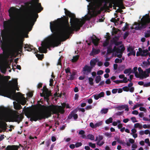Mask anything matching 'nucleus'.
Masks as SVG:
<instances>
[{
  "label": "nucleus",
  "mask_w": 150,
  "mask_h": 150,
  "mask_svg": "<svg viewBox=\"0 0 150 150\" xmlns=\"http://www.w3.org/2000/svg\"><path fill=\"white\" fill-rule=\"evenodd\" d=\"M144 142L148 144L149 146H150V144L149 143V140L148 138L146 139H145Z\"/></svg>",
  "instance_id": "de8ad7c7"
},
{
  "label": "nucleus",
  "mask_w": 150,
  "mask_h": 150,
  "mask_svg": "<svg viewBox=\"0 0 150 150\" xmlns=\"http://www.w3.org/2000/svg\"><path fill=\"white\" fill-rule=\"evenodd\" d=\"M15 122L19 124L22 120V118L18 116H16L15 117Z\"/></svg>",
  "instance_id": "412c9836"
},
{
  "label": "nucleus",
  "mask_w": 150,
  "mask_h": 150,
  "mask_svg": "<svg viewBox=\"0 0 150 150\" xmlns=\"http://www.w3.org/2000/svg\"><path fill=\"white\" fill-rule=\"evenodd\" d=\"M105 135L108 137H111V134L110 132H106L105 133Z\"/></svg>",
  "instance_id": "3c124183"
},
{
  "label": "nucleus",
  "mask_w": 150,
  "mask_h": 150,
  "mask_svg": "<svg viewBox=\"0 0 150 150\" xmlns=\"http://www.w3.org/2000/svg\"><path fill=\"white\" fill-rule=\"evenodd\" d=\"M130 82L128 85V86H125L122 88L123 90L124 91H129L131 92V75L129 76Z\"/></svg>",
  "instance_id": "4468645a"
},
{
  "label": "nucleus",
  "mask_w": 150,
  "mask_h": 150,
  "mask_svg": "<svg viewBox=\"0 0 150 150\" xmlns=\"http://www.w3.org/2000/svg\"><path fill=\"white\" fill-rule=\"evenodd\" d=\"M55 143H54L52 144L51 146V147L50 149V150H53L54 147L55 145Z\"/></svg>",
  "instance_id": "338daca9"
},
{
  "label": "nucleus",
  "mask_w": 150,
  "mask_h": 150,
  "mask_svg": "<svg viewBox=\"0 0 150 150\" xmlns=\"http://www.w3.org/2000/svg\"><path fill=\"white\" fill-rule=\"evenodd\" d=\"M56 140V137L55 136H52L51 137V140L52 142H54Z\"/></svg>",
  "instance_id": "6e6d98bb"
},
{
  "label": "nucleus",
  "mask_w": 150,
  "mask_h": 150,
  "mask_svg": "<svg viewBox=\"0 0 150 150\" xmlns=\"http://www.w3.org/2000/svg\"><path fill=\"white\" fill-rule=\"evenodd\" d=\"M38 0L37 2L35 3L33 6V14L30 16V18L28 22L26 25L25 30L28 32L30 31L32 29L33 25L36 21L38 15L36 13H39L43 10V8L40 3H38Z\"/></svg>",
  "instance_id": "7ed1b4c3"
},
{
  "label": "nucleus",
  "mask_w": 150,
  "mask_h": 150,
  "mask_svg": "<svg viewBox=\"0 0 150 150\" xmlns=\"http://www.w3.org/2000/svg\"><path fill=\"white\" fill-rule=\"evenodd\" d=\"M76 74L74 72H73L72 74H70V77L68 80H72L75 78Z\"/></svg>",
  "instance_id": "bb28decb"
},
{
  "label": "nucleus",
  "mask_w": 150,
  "mask_h": 150,
  "mask_svg": "<svg viewBox=\"0 0 150 150\" xmlns=\"http://www.w3.org/2000/svg\"><path fill=\"white\" fill-rule=\"evenodd\" d=\"M18 84L17 79H14L13 80L12 86L13 88H14L16 89L14 91H12L6 87H3L2 89L3 91L5 92L8 94L7 96H6V97L13 100H15L17 102V103L15 101L13 102L14 108L16 110L22 108V107L18 103V99L20 98L19 95L18 94L19 93H16V90L18 91H19V89L18 87Z\"/></svg>",
  "instance_id": "f03ea898"
},
{
  "label": "nucleus",
  "mask_w": 150,
  "mask_h": 150,
  "mask_svg": "<svg viewBox=\"0 0 150 150\" xmlns=\"http://www.w3.org/2000/svg\"><path fill=\"white\" fill-rule=\"evenodd\" d=\"M9 64L6 61H2L0 63V70L1 72L3 74H5L7 71V69L10 68Z\"/></svg>",
  "instance_id": "9d476101"
},
{
  "label": "nucleus",
  "mask_w": 150,
  "mask_h": 150,
  "mask_svg": "<svg viewBox=\"0 0 150 150\" xmlns=\"http://www.w3.org/2000/svg\"><path fill=\"white\" fill-rule=\"evenodd\" d=\"M98 59L97 58H93L91 59L90 62V64L91 66L92 67H94L96 65V64L98 62Z\"/></svg>",
  "instance_id": "dca6fc26"
},
{
  "label": "nucleus",
  "mask_w": 150,
  "mask_h": 150,
  "mask_svg": "<svg viewBox=\"0 0 150 150\" xmlns=\"http://www.w3.org/2000/svg\"><path fill=\"white\" fill-rule=\"evenodd\" d=\"M104 143V142L103 141H102L101 142H96V144L97 145H98L100 146H102Z\"/></svg>",
  "instance_id": "c9c22d12"
},
{
  "label": "nucleus",
  "mask_w": 150,
  "mask_h": 150,
  "mask_svg": "<svg viewBox=\"0 0 150 150\" xmlns=\"http://www.w3.org/2000/svg\"><path fill=\"white\" fill-rule=\"evenodd\" d=\"M124 73L125 74H127L128 75H131L130 74L131 73V68H129V69H126L124 71Z\"/></svg>",
  "instance_id": "b1692460"
},
{
  "label": "nucleus",
  "mask_w": 150,
  "mask_h": 150,
  "mask_svg": "<svg viewBox=\"0 0 150 150\" xmlns=\"http://www.w3.org/2000/svg\"><path fill=\"white\" fill-rule=\"evenodd\" d=\"M123 111L120 112L118 111L115 113V114L117 115H121L123 113Z\"/></svg>",
  "instance_id": "13d9d810"
},
{
  "label": "nucleus",
  "mask_w": 150,
  "mask_h": 150,
  "mask_svg": "<svg viewBox=\"0 0 150 150\" xmlns=\"http://www.w3.org/2000/svg\"><path fill=\"white\" fill-rule=\"evenodd\" d=\"M103 136L102 135H98V140L97 142H100L103 139Z\"/></svg>",
  "instance_id": "a19ab883"
},
{
  "label": "nucleus",
  "mask_w": 150,
  "mask_h": 150,
  "mask_svg": "<svg viewBox=\"0 0 150 150\" xmlns=\"http://www.w3.org/2000/svg\"><path fill=\"white\" fill-rule=\"evenodd\" d=\"M88 83L91 85H93V79L92 77H89L88 78Z\"/></svg>",
  "instance_id": "473e14b6"
},
{
  "label": "nucleus",
  "mask_w": 150,
  "mask_h": 150,
  "mask_svg": "<svg viewBox=\"0 0 150 150\" xmlns=\"http://www.w3.org/2000/svg\"><path fill=\"white\" fill-rule=\"evenodd\" d=\"M113 82L116 84H118L120 83H122V81L121 80H114L113 81Z\"/></svg>",
  "instance_id": "09e8293b"
},
{
  "label": "nucleus",
  "mask_w": 150,
  "mask_h": 150,
  "mask_svg": "<svg viewBox=\"0 0 150 150\" xmlns=\"http://www.w3.org/2000/svg\"><path fill=\"white\" fill-rule=\"evenodd\" d=\"M116 108L117 110H122V109H125V110L128 111L129 109L128 105H122L118 106L116 107Z\"/></svg>",
  "instance_id": "2eb2a0df"
},
{
  "label": "nucleus",
  "mask_w": 150,
  "mask_h": 150,
  "mask_svg": "<svg viewBox=\"0 0 150 150\" xmlns=\"http://www.w3.org/2000/svg\"><path fill=\"white\" fill-rule=\"evenodd\" d=\"M85 132L84 130H79V134L80 135V137L83 139L86 138V136L85 134Z\"/></svg>",
  "instance_id": "f3484780"
},
{
  "label": "nucleus",
  "mask_w": 150,
  "mask_h": 150,
  "mask_svg": "<svg viewBox=\"0 0 150 150\" xmlns=\"http://www.w3.org/2000/svg\"><path fill=\"white\" fill-rule=\"evenodd\" d=\"M137 67H135L132 69V73H134L135 76L137 78L139 77V74L137 71Z\"/></svg>",
  "instance_id": "a211bd4d"
},
{
  "label": "nucleus",
  "mask_w": 150,
  "mask_h": 150,
  "mask_svg": "<svg viewBox=\"0 0 150 150\" xmlns=\"http://www.w3.org/2000/svg\"><path fill=\"white\" fill-rule=\"evenodd\" d=\"M0 112L2 116V126L7 127L8 126L5 122L8 121V118L10 115L9 112L7 110L4 108L2 109Z\"/></svg>",
  "instance_id": "1a4fd4ad"
},
{
  "label": "nucleus",
  "mask_w": 150,
  "mask_h": 150,
  "mask_svg": "<svg viewBox=\"0 0 150 150\" xmlns=\"http://www.w3.org/2000/svg\"><path fill=\"white\" fill-rule=\"evenodd\" d=\"M3 148H5V150H18L20 147L15 145H8L5 148V146H3Z\"/></svg>",
  "instance_id": "ddd939ff"
},
{
  "label": "nucleus",
  "mask_w": 150,
  "mask_h": 150,
  "mask_svg": "<svg viewBox=\"0 0 150 150\" xmlns=\"http://www.w3.org/2000/svg\"><path fill=\"white\" fill-rule=\"evenodd\" d=\"M129 142H127L126 143L125 142H123V143L121 144L124 146L127 145V146H129L130 145V144H131V138H129Z\"/></svg>",
  "instance_id": "4be33fe9"
},
{
  "label": "nucleus",
  "mask_w": 150,
  "mask_h": 150,
  "mask_svg": "<svg viewBox=\"0 0 150 150\" xmlns=\"http://www.w3.org/2000/svg\"><path fill=\"white\" fill-rule=\"evenodd\" d=\"M129 34V32L128 31H126L123 36V38L124 39H125L128 36Z\"/></svg>",
  "instance_id": "e433bc0d"
},
{
  "label": "nucleus",
  "mask_w": 150,
  "mask_h": 150,
  "mask_svg": "<svg viewBox=\"0 0 150 150\" xmlns=\"http://www.w3.org/2000/svg\"><path fill=\"white\" fill-rule=\"evenodd\" d=\"M90 139L91 140H93L95 139V137L94 136L91 134H88L86 137V138Z\"/></svg>",
  "instance_id": "5701e85b"
},
{
  "label": "nucleus",
  "mask_w": 150,
  "mask_h": 150,
  "mask_svg": "<svg viewBox=\"0 0 150 150\" xmlns=\"http://www.w3.org/2000/svg\"><path fill=\"white\" fill-rule=\"evenodd\" d=\"M28 117L31 122L33 121L36 122L38 120L45 119V116L41 112H38L31 114L30 117Z\"/></svg>",
  "instance_id": "6e6552de"
},
{
  "label": "nucleus",
  "mask_w": 150,
  "mask_h": 150,
  "mask_svg": "<svg viewBox=\"0 0 150 150\" xmlns=\"http://www.w3.org/2000/svg\"><path fill=\"white\" fill-rule=\"evenodd\" d=\"M103 73V71L102 70L98 71L97 72V74L99 75L102 74Z\"/></svg>",
  "instance_id": "37998d69"
},
{
  "label": "nucleus",
  "mask_w": 150,
  "mask_h": 150,
  "mask_svg": "<svg viewBox=\"0 0 150 150\" xmlns=\"http://www.w3.org/2000/svg\"><path fill=\"white\" fill-rule=\"evenodd\" d=\"M92 108V106L91 105H88V106H87L85 108V109L86 110H90Z\"/></svg>",
  "instance_id": "864d4df0"
},
{
  "label": "nucleus",
  "mask_w": 150,
  "mask_h": 150,
  "mask_svg": "<svg viewBox=\"0 0 150 150\" xmlns=\"http://www.w3.org/2000/svg\"><path fill=\"white\" fill-rule=\"evenodd\" d=\"M143 75H144L143 76H141L140 78H146L149 76V75L148 74H146V72L144 73Z\"/></svg>",
  "instance_id": "49530a36"
},
{
  "label": "nucleus",
  "mask_w": 150,
  "mask_h": 150,
  "mask_svg": "<svg viewBox=\"0 0 150 150\" xmlns=\"http://www.w3.org/2000/svg\"><path fill=\"white\" fill-rule=\"evenodd\" d=\"M118 67V65L116 64H115L113 65V68L115 70L117 69Z\"/></svg>",
  "instance_id": "69168bd1"
},
{
  "label": "nucleus",
  "mask_w": 150,
  "mask_h": 150,
  "mask_svg": "<svg viewBox=\"0 0 150 150\" xmlns=\"http://www.w3.org/2000/svg\"><path fill=\"white\" fill-rule=\"evenodd\" d=\"M65 71L66 74L69 73L70 74H71L70 68L69 67H68L67 68L65 69Z\"/></svg>",
  "instance_id": "ea45409f"
},
{
  "label": "nucleus",
  "mask_w": 150,
  "mask_h": 150,
  "mask_svg": "<svg viewBox=\"0 0 150 150\" xmlns=\"http://www.w3.org/2000/svg\"><path fill=\"white\" fill-rule=\"evenodd\" d=\"M122 42H119L115 44V46L113 48L111 45H110L107 48V53H110L112 52V54L120 58L122 56V51L124 50L125 48L122 45H119L121 44Z\"/></svg>",
  "instance_id": "423d86ee"
},
{
  "label": "nucleus",
  "mask_w": 150,
  "mask_h": 150,
  "mask_svg": "<svg viewBox=\"0 0 150 150\" xmlns=\"http://www.w3.org/2000/svg\"><path fill=\"white\" fill-rule=\"evenodd\" d=\"M147 52H148V50H144L140 53V55L142 56H147Z\"/></svg>",
  "instance_id": "393cba45"
},
{
  "label": "nucleus",
  "mask_w": 150,
  "mask_h": 150,
  "mask_svg": "<svg viewBox=\"0 0 150 150\" xmlns=\"http://www.w3.org/2000/svg\"><path fill=\"white\" fill-rule=\"evenodd\" d=\"M92 68L90 66L85 65L83 68V73L86 75H88L91 73Z\"/></svg>",
  "instance_id": "f8f14e48"
},
{
  "label": "nucleus",
  "mask_w": 150,
  "mask_h": 150,
  "mask_svg": "<svg viewBox=\"0 0 150 150\" xmlns=\"http://www.w3.org/2000/svg\"><path fill=\"white\" fill-rule=\"evenodd\" d=\"M93 96H94V98L96 100H97L99 98H100L98 96V94L94 95H93Z\"/></svg>",
  "instance_id": "e2e57ef3"
},
{
  "label": "nucleus",
  "mask_w": 150,
  "mask_h": 150,
  "mask_svg": "<svg viewBox=\"0 0 150 150\" xmlns=\"http://www.w3.org/2000/svg\"><path fill=\"white\" fill-rule=\"evenodd\" d=\"M8 12L10 18L9 24L11 26H12L15 23L16 20L18 18L20 13V10L15 7H11L8 10Z\"/></svg>",
  "instance_id": "0eeeda50"
},
{
  "label": "nucleus",
  "mask_w": 150,
  "mask_h": 150,
  "mask_svg": "<svg viewBox=\"0 0 150 150\" xmlns=\"http://www.w3.org/2000/svg\"><path fill=\"white\" fill-rule=\"evenodd\" d=\"M88 40L89 42L88 43V45H92V50L89 54L91 56L98 54L100 52L98 44L100 42V39L94 35H93L88 38Z\"/></svg>",
  "instance_id": "39448f33"
},
{
  "label": "nucleus",
  "mask_w": 150,
  "mask_h": 150,
  "mask_svg": "<svg viewBox=\"0 0 150 150\" xmlns=\"http://www.w3.org/2000/svg\"><path fill=\"white\" fill-rule=\"evenodd\" d=\"M64 140L66 142H69L71 140V139L70 138H64Z\"/></svg>",
  "instance_id": "0e129e2a"
},
{
  "label": "nucleus",
  "mask_w": 150,
  "mask_h": 150,
  "mask_svg": "<svg viewBox=\"0 0 150 150\" xmlns=\"http://www.w3.org/2000/svg\"><path fill=\"white\" fill-rule=\"evenodd\" d=\"M101 80V77L100 75L97 76L95 79V81L96 83H98Z\"/></svg>",
  "instance_id": "cd10ccee"
},
{
  "label": "nucleus",
  "mask_w": 150,
  "mask_h": 150,
  "mask_svg": "<svg viewBox=\"0 0 150 150\" xmlns=\"http://www.w3.org/2000/svg\"><path fill=\"white\" fill-rule=\"evenodd\" d=\"M129 29L128 24L126 23H125V25L122 28L123 31H125L126 30H128Z\"/></svg>",
  "instance_id": "c85d7f7f"
},
{
  "label": "nucleus",
  "mask_w": 150,
  "mask_h": 150,
  "mask_svg": "<svg viewBox=\"0 0 150 150\" xmlns=\"http://www.w3.org/2000/svg\"><path fill=\"white\" fill-rule=\"evenodd\" d=\"M143 86L145 87H147L150 86V82L148 83H145L144 84Z\"/></svg>",
  "instance_id": "a18cd8bd"
},
{
  "label": "nucleus",
  "mask_w": 150,
  "mask_h": 150,
  "mask_svg": "<svg viewBox=\"0 0 150 150\" xmlns=\"http://www.w3.org/2000/svg\"><path fill=\"white\" fill-rule=\"evenodd\" d=\"M79 58V55H78L74 56L73 58L71 59V61L73 63L76 62L78 60Z\"/></svg>",
  "instance_id": "aec40b11"
},
{
  "label": "nucleus",
  "mask_w": 150,
  "mask_h": 150,
  "mask_svg": "<svg viewBox=\"0 0 150 150\" xmlns=\"http://www.w3.org/2000/svg\"><path fill=\"white\" fill-rule=\"evenodd\" d=\"M66 127V125H64L60 127L59 128V129L60 130H63Z\"/></svg>",
  "instance_id": "680f3d73"
},
{
  "label": "nucleus",
  "mask_w": 150,
  "mask_h": 150,
  "mask_svg": "<svg viewBox=\"0 0 150 150\" xmlns=\"http://www.w3.org/2000/svg\"><path fill=\"white\" fill-rule=\"evenodd\" d=\"M97 65L99 67L101 66L103 64V63L101 61H100L98 59V62H97Z\"/></svg>",
  "instance_id": "79ce46f5"
},
{
  "label": "nucleus",
  "mask_w": 150,
  "mask_h": 150,
  "mask_svg": "<svg viewBox=\"0 0 150 150\" xmlns=\"http://www.w3.org/2000/svg\"><path fill=\"white\" fill-rule=\"evenodd\" d=\"M75 147L76 148H78L81 146L82 145V144L81 142H77L75 143Z\"/></svg>",
  "instance_id": "f704fd0d"
},
{
  "label": "nucleus",
  "mask_w": 150,
  "mask_h": 150,
  "mask_svg": "<svg viewBox=\"0 0 150 150\" xmlns=\"http://www.w3.org/2000/svg\"><path fill=\"white\" fill-rule=\"evenodd\" d=\"M60 58H59L58 60V61L57 63V65L58 66H59V67L61 68L62 67L61 63V61L60 60Z\"/></svg>",
  "instance_id": "bf43d9fd"
},
{
  "label": "nucleus",
  "mask_w": 150,
  "mask_h": 150,
  "mask_svg": "<svg viewBox=\"0 0 150 150\" xmlns=\"http://www.w3.org/2000/svg\"><path fill=\"white\" fill-rule=\"evenodd\" d=\"M75 147V145L73 144H71L69 145V147L71 149H74Z\"/></svg>",
  "instance_id": "603ef678"
},
{
  "label": "nucleus",
  "mask_w": 150,
  "mask_h": 150,
  "mask_svg": "<svg viewBox=\"0 0 150 150\" xmlns=\"http://www.w3.org/2000/svg\"><path fill=\"white\" fill-rule=\"evenodd\" d=\"M139 110L141 111H145L146 110V109L144 107H141L139 108Z\"/></svg>",
  "instance_id": "4d7b16f0"
},
{
  "label": "nucleus",
  "mask_w": 150,
  "mask_h": 150,
  "mask_svg": "<svg viewBox=\"0 0 150 150\" xmlns=\"http://www.w3.org/2000/svg\"><path fill=\"white\" fill-rule=\"evenodd\" d=\"M99 97L101 98L103 97L104 96V93L103 92H101L100 93L98 94Z\"/></svg>",
  "instance_id": "4c0bfd02"
},
{
  "label": "nucleus",
  "mask_w": 150,
  "mask_h": 150,
  "mask_svg": "<svg viewBox=\"0 0 150 150\" xmlns=\"http://www.w3.org/2000/svg\"><path fill=\"white\" fill-rule=\"evenodd\" d=\"M105 83L107 84H110L111 83V81L110 79H108L105 82Z\"/></svg>",
  "instance_id": "774afa93"
},
{
  "label": "nucleus",
  "mask_w": 150,
  "mask_h": 150,
  "mask_svg": "<svg viewBox=\"0 0 150 150\" xmlns=\"http://www.w3.org/2000/svg\"><path fill=\"white\" fill-rule=\"evenodd\" d=\"M117 91V89L115 88L113 89L112 90V93L113 94L116 93Z\"/></svg>",
  "instance_id": "052dcab7"
},
{
  "label": "nucleus",
  "mask_w": 150,
  "mask_h": 150,
  "mask_svg": "<svg viewBox=\"0 0 150 150\" xmlns=\"http://www.w3.org/2000/svg\"><path fill=\"white\" fill-rule=\"evenodd\" d=\"M88 145L90 147L93 148H95L96 147V145L95 143H93L90 142L88 143Z\"/></svg>",
  "instance_id": "72a5a7b5"
},
{
  "label": "nucleus",
  "mask_w": 150,
  "mask_h": 150,
  "mask_svg": "<svg viewBox=\"0 0 150 150\" xmlns=\"http://www.w3.org/2000/svg\"><path fill=\"white\" fill-rule=\"evenodd\" d=\"M138 71L139 72V76L140 78L141 76H143V73L144 72L142 68L141 67H139L138 68Z\"/></svg>",
  "instance_id": "a878e982"
},
{
  "label": "nucleus",
  "mask_w": 150,
  "mask_h": 150,
  "mask_svg": "<svg viewBox=\"0 0 150 150\" xmlns=\"http://www.w3.org/2000/svg\"><path fill=\"white\" fill-rule=\"evenodd\" d=\"M20 101L21 105H24L27 102L26 99L25 97L23 96L20 98Z\"/></svg>",
  "instance_id": "6ab92c4d"
},
{
  "label": "nucleus",
  "mask_w": 150,
  "mask_h": 150,
  "mask_svg": "<svg viewBox=\"0 0 150 150\" xmlns=\"http://www.w3.org/2000/svg\"><path fill=\"white\" fill-rule=\"evenodd\" d=\"M68 16L70 18V24L68 21L62 23L60 21H55L50 22V28L53 35L47 38L45 42H41V47H38V50L31 45L27 44L20 45L21 50L23 47L25 51H33L39 59L43 57V54L46 53L47 49L51 50V47L57 46L60 41H64L71 37L74 31H78L83 26L84 27V16L81 18H76L75 15L68 12Z\"/></svg>",
  "instance_id": "f257e3e1"
},
{
  "label": "nucleus",
  "mask_w": 150,
  "mask_h": 150,
  "mask_svg": "<svg viewBox=\"0 0 150 150\" xmlns=\"http://www.w3.org/2000/svg\"><path fill=\"white\" fill-rule=\"evenodd\" d=\"M102 121H100L98 122H96L95 124V128L97 127H99L100 126H101L102 124Z\"/></svg>",
  "instance_id": "7c9ffc66"
},
{
  "label": "nucleus",
  "mask_w": 150,
  "mask_h": 150,
  "mask_svg": "<svg viewBox=\"0 0 150 150\" xmlns=\"http://www.w3.org/2000/svg\"><path fill=\"white\" fill-rule=\"evenodd\" d=\"M108 108H103L100 111V112L102 114H106V113L108 111Z\"/></svg>",
  "instance_id": "c756f323"
},
{
  "label": "nucleus",
  "mask_w": 150,
  "mask_h": 150,
  "mask_svg": "<svg viewBox=\"0 0 150 150\" xmlns=\"http://www.w3.org/2000/svg\"><path fill=\"white\" fill-rule=\"evenodd\" d=\"M141 15L139 16V20L137 22H135L132 25V29H134L137 30H140L145 28L148 24L150 22V18L149 13L146 14L143 16L142 18Z\"/></svg>",
  "instance_id": "20e7f679"
},
{
  "label": "nucleus",
  "mask_w": 150,
  "mask_h": 150,
  "mask_svg": "<svg viewBox=\"0 0 150 150\" xmlns=\"http://www.w3.org/2000/svg\"><path fill=\"white\" fill-rule=\"evenodd\" d=\"M95 124H94V123L92 122H91L90 123V126L91 127L93 128H95Z\"/></svg>",
  "instance_id": "8fccbe9b"
},
{
  "label": "nucleus",
  "mask_w": 150,
  "mask_h": 150,
  "mask_svg": "<svg viewBox=\"0 0 150 150\" xmlns=\"http://www.w3.org/2000/svg\"><path fill=\"white\" fill-rule=\"evenodd\" d=\"M121 80L122 83H126L127 81V77H124L123 78V79Z\"/></svg>",
  "instance_id": "c03bdc74"
},
{
  "label": "nucleus",
  "mask_w": 150,
  "mask_h": 150,
  "mask_svg": "<svg viewBox=\"0 0 150 150\" xmlns=\"http://www.w3.org/2000/svg\"><path fill=\"white\" fill-rule=\"evenodd\" d=\"M112 117H110L105 121V123L107 124H109L112 122Z\"/></svg>",
  "instance_id": "2f4dec72"
},
{
  "label": "nucleus",
  "mask_w": 150,
  "mask_h": 150,
  "mask_svg": "<svg viewBox=\"0 0 150 150\" xmlns=\"http://www.w3.org/2000/svg\"><path fill=\"white\" fill-rule=\"evenodd\" d=\"M139 112L138 111L136 110H134L132 112V114L135 115H137L138 114Z\"/></svg>",
  "instance_id": "5fc2aeb1"
},
{
  "label": "nucleus",
  "mask_w": 150,
  "mask_h": 150,
  "mask_svg": "<svg viewBox=\"0 0 150 150\" xmlns=\"http://www.w3.org/2000/svg\"><path fill=\"white\" fill-rule=\"evenodd\" d=\"M122 62V60L121 59H119V58H116L115 60V62L116 63H120L121 62Z\"/></svg>",
  "instance_id": "58836bf2"
},
{
  "label": "nucleus",
  "mask_w": 150,
  "mask_h": 150,
  "mask_svg": "<svg viewBox=\"0 0 150 150\" xmlns=\"http://www.w3.org/2000/svg\"><path fill=\"white\" fill-rule=\"evenodd\" d=\"M77 111V110L75 109L71 111L68 116V119L70 120L73 117L74 120H76L78 117V115L76 114Z\"/></svg>",
  "instance_id": "9b49d317"
}]
</instances>
